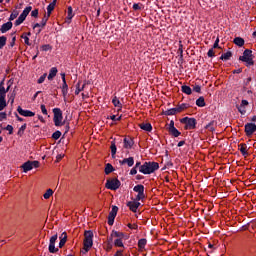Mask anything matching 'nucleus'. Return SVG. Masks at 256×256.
I'll return each mask as SVG.
<instances>
[{
    "mask_svg": "<svg viewBox=\"0 0 256 256\" xmlns=\"http://www.w3.org/2000/svg\"><path fill=\"white\" fill-rule=\"evenodd\" d=\"M159 169V163L157 162H144L143 165L140 166L139 172L143 173V175H151V173H155Z\"/></svg>",
    "mask_w": 256,
    "mask_h": 256,
    "instance_id": "obj_1",
    "label": "nucleus"
},
{
    "mask_svg": "<svg viewBox=\"0 0 256 256\" xmlns=\"http://www.w3.org/2000/svg\"><path fill=\"white\" fill-rule=\"evenodd\" d=\"M93 247V231L86 230L84 232V242L82 253H89V249Z\"/></svg>",
    "mask_w": 256,
    "mask_h": 256,
    "instance_id": "obj_2",
    "label": "nucleus"
},
{
    "mask_svg": "<svg viewBox=\"0 0 256 256\" xmlns=\"http://www.w3.org/2000/svg\"><path fill=\"white\" fill-rule=\"evenodd\" d=\"M240 61H243L244 63H247V65H255V62L253 61V51L246 49L243 52V56L239 57Z\"/></svg>",
    "mask_w": 256,
    "mask_h": 256,
    "instance_id": "obj_3",
    "label": "nucleus"
},
{
    "mask_svg": "<svg viewBox=\"0 0 256 256\" xmlns=\"http://www.w3.org/2000/svg\"><path fill=\"white\" fill-rule=\"evenodd\" d=\"M53 113H54V119H53L54 125L56 127H61V125H63V112L59 108H54Z\"/></svg>",
    "mask_w": 256,
    "mask_h": 256,
    "instance_id": "obj_4",
    "label": "nucleus"
},
{
    "mask_svg": "<svg viewBox=\"0 0 256 256\" xmlns=\"http://www.w3.org/2000/svg\"><path fill=\"white\" fill-rule=\"evenodd\" d=\"M180 123H183L185 125L184 129L191 130L195 129L197 125V120L195 118L184 117L180 120Z\"/></svg>",
    "mask_w": 256,
    "mask_h": 256,
    "instance_id": "obj_5",
    "label": "nucleus"
},
{
    "mask_svg": "<svg viewBox=\"0 0 256 256\" xmlns=\"http://www.w3.org/2000/svg\"><path fill=\"white\" fill-rule=\"evenodd\" d=\"M106 189H110L111 191H117L119 187H121V181L117 178L108 179L105 184Z\"/></svg>",
    "mask_w": 256,
    "mask_h": 256,
    "instance_id": "obj_6",
    "label": "nucleus"
},
{
    "mask_svg": "<svg viewBox=\"0 0 256 256\" xmlns=\"http://www.w3.org/2000/svg\"><path fill=\"white\" fill-rule=\"evenodd\" d=\"M33 9V7L28 6L26 7L23 12L21 13V15L18 17V19L15 21V25L16 27L21 25V23H23V21H25V19H27V15H29V13H31V10Z\"/></svg>",
    "mask_w": 256,
    "mask_h": 256,
    "instance_id": "obj_7",
    "label": "nucleus"
},
{
    "mask_svg": "<svg viewBox=\"0 0 256 256\" xmlns=\"http://www.w3.org/2000/svg\"><path fill=\"white\" fill-rule=\"evenodd\" d=\"M117 211H119V208L117 206H113L112 210L108 215V225H113V223H115V217H117Z\"/></svg>",
    "mask_w": 256,
    "mask_h": 256,
    "instance_id": "obj_8",
    "label": "nucleus"
},
{
    "mask_svg": "<svg viewBox=\"0 0 256 256\" xmlns=\"http://www.w3.org/2000/svg\"><path fill=\"white\" fill-rule=\"evenodd\" d=\"M255 131H256L255 123H247L245 125V133H246L247 137H251V135H253V133H255Z\"/></svg>",
    "mask_w": 256,
    "mask_h": 256,
    "instance_id": "obj_9",
    "label": "nucleus"
},
{
    "mask_svg": "<svg viewBox=\"0 0 256 256\" xmlns=\"http://www.w3.org/2000/svg\"><path fill=\"white\" fill-rule=\"evenodd\" d=\"M57 234L53 235L50 238V244H49V252L50 253H57V251H59V248H55V243L57 241Z\"/></svg>",
    "mask_w": 256,
    "mask_h": 256,
    "instance_id": "obj_10",
    "label": "nucleus"
},
{
    "mask_svg": "<svg viewBox=\"0 0 256 256\" xmlns=\"http://www.w3.org/2000/svg\"><path fill=\"white\" fill-rule=\"evenodd\" d=\"M17 111L22 117H35V112H32L31 110H23L21 106H18Z\"/></svg>",
    "mask_w": 256,
    "mask_h": 256,
    "instance_id": "obj_11",
    "label": "nucleus"
},
{
    "mask_svg": "<svg viewBox=\"0 0 256 256\" xmlns=\"http://www.w3.org/2000/svg\"><path fill=\"white\" fill-rule=\"evenodd\" d=\"M63 85H62V94L65 99L67 97V93L69 91V86L67 85V80H65V73L61 74Z\"/></svg>",
    "mask_w": 256,
    "mask_h": 256,
    "instance_id": "obj_12",
    "label": "nucleus"
},
{
    "mask_svg": "<svg viewBox=\"0 0 256 256\" xmlns=\"http://www.w3.org/2000/svg\"><path fill=\"white\" fill-rule=\"evenodd\" d=\"M120 165H128V167H133L135 165V159L133 157L124 158L119 161Z\"/></svg>",
    "mask_w": 256,
    "mask_h": 256,
    "instance_id": "obj_13",
    "label": "nucleus"
},
{
    "mask_svg": "<svg viewBox=\"0 0 256 256\" xmlns=\"http://www.w3.org/2000/svg\"><path fill=\"white\" fill-rule=\"evenodd\" d=\"M141 203L137 201H132L127 203V207H129L130 211H133V213H137V209H139V206Z\"/></svg>",
    "mask_w": 256,
    "mask_h": 256,
    "instance_id": "obj_14",
    "label": "nucleus"
},
{
    "mask_svg": "<svg viewBox=\"0 0 256 256\" xmlns=\"http://www.w3.org/2000/svg\"><path fill=\"white\" fill-rule=\"evenodd\" d=\"M133 145H135L133 138H131V137L124 138V149H131V147H133Z\"/></svg>",
    "mask_w": 256,
    "mask_h": 256,
    "instance_id": "obj_15",
    "label": "nucleus"
},
{
    "mask_svg": "<svg viewBox=\"0 0 256 256\" xmlns=\"http://www.w3.org/2000/svg\"><path fill=\"white\" fill-rule=\"evenodd\" d=\"M240 153H242L243 157H249V150L247 149V144L242 143L238 145Z\"/></svg>",
    "mask_w": 256,
    "mask_h": 256,
    "instance_id": "obj_16",
    "label": "nucleus"
},
{
    "mask_svg": "<svg viewBox=\"0 0 256 256\" xmlns=\"http://www.w3.org/2000/svg\"><path fill=\"white\" fill-rule=\"evenodd\" d=\"M13 28V22L9 21L7 23H4L1 28L0 31L1 33H7V31H10V29Z\"/></svg>",
    "mask_w": 256,
    "mask_h": 256,
    "instance_id": "obj_17",
    "label": "nucleus"
},
{
    "mask_svg": "<svg viewBox=\"0 0 256 256\" xmlns=\"http://www.w3.org/2000/svg\"><path fill=\"white\" fill-rule=\"evenodd\" d=\"M205 129L213 133L215 129H217V121H211L209 124L206 125Z\"/></svg>",
    "mask_w": 256,
    "mask_h": 256,
    "instance_id": "obj_18",
    "label": "nucleus"
},
{
    "mask_svg": "<svg viewBox=\"0 0 256 256\" xmlns=\"http://www.w3.org/2000/svg\"><path fill=\"white\" fill-rule=\"evenodd\" d=\"M113 237H116L117 239H124L125 234L119 231H112L110 241H113Z\"/></svg>",
    "mask_w": 256,
    "mask_h": 256,
    "instance_id": "obj_19",
    "label": "nucleus"
},
{
    "mask_svg": "<svg viewBox=\"0 0 256 256\" xmlns=\"http://www.w3.org/2000/svg\"><path fill=\"white\" fill-rule=\"evenodd\" d=\"M85 85H87V82H84L81 86V80L78 81L76 85L75 95H79L81 91L85 90Z\"/></svg>",
    "mask_w": 256,
    "mask_h": 256,
    "instance_id": "obj_20",
    "label": "nucleus"
},
{
    "mask_svg": "<svg viewBox=\"0 0 256 256\" xmlns=\"http://www.w3.org/2000/svg\"><path fill=\"white\" fill-rule=\"evenodd\" d=\"M21 169H23L24 173H27L28 171H31L33 169L31 161H27L24 164H22Z\"/></svg>",
    "mask_w": 256,
    "mask_h": 256,
    "instance_id": "obj_21",
    "label": "nucleus"
},
{
    "mask_svg": "<svg viewBox=\"0 0 256 256\" xmlns=\"http://www.w3.org/2000/svg\"><path fill=\"white\" fill-rule=\"evenodd\" d=\"M57 67H53L50 69L49 75H48V80L49 81H53V79H55V77H57Z\"/></svg>",
    "mask_w": 256,
    "mask_h": 256,
    "instance_id": "obj_22",
    "label": "nucleus"
},
{
    "mask_svg": "<svg viewBox=\"0 0 256 256\" xmlns=\"http://www.w3.org/2000/svg\"><path fill=\"white\" fill-rule=\"evenodd\" d=\"M55 5H57V0H53L52 3H50L47 7V16L51 17V13H53V10L55 9Z\"/></svg>",
    "mask_w": 256,
    "mask_h": 256,
    "instance_id": "obj_23",
    "label": "nucleus"
},
{
    "mask_svg": "<svg viewBox=\"0 0 256 256\" xmlns=\"http://www.w3.org/2000/svg\"><path fill=\"white\" fill-rule=\"evenodd\" d=\"M67 243V233L63 232L60 236V243H59V247L60 249L63 248L65 246V244Z\"/></svg>",
    "mask_w": 256,
    "mask_h": 256,
    "instance_id": "obj_24",
    "label": "nucleus"
},
{
    "mask_svg": "<svg viewBox=\"0 0 256 256\" xmlns=\"http://www.w3.org/2000/svg\"><path fill=\"white\" fill-rule=\"evenodd\" d=\"M140 129H143V131H152L153 130V126H151V123H142L139 124Z\"/></svg>",
    "mask_w": 256,
    "mask_h": 256,
    "instance_id": "obj_25",
    "label": "nucleus"
},
{
    "mask_svg": "<svg viewBox=\"0 0 256 256\" xmlns=\"http://www.w3.org/2000/svg\"><path fill=\"white\" fill-rule=\"evenodd\" d=\"M233 43L237 45L238 47H243L245 45V40L241 37L234 38Z\"/></svg>",
    "mask_w": 256,
    "mask_h": 256,
    "instance_id": "obj_26",
    "label": "nucleus"
},
{
    "mask_svg": "<svg viewBox=\"0 0 256 256\" xmlns=\"http://www.w3.org/2000/svg\"><path fill=\"white\" fill-rule=\"evenodd\" d=\"M232 56H233V53H231V51H228V52L222 54L220 59H222V61H229Z\"/></svg>",
    "mask_w": 256,
    "mask_h": 256,
    "instance_id": "obj_27",
    "label": "nucleus"
},
{
    "mask_svg": "<svg viewBox=\"0 0 256 256\" xmlns=\"http://www.w3.org/2000/svg\"><path fill=\"white\" fill-rule=\"evenodd\" d=\"M133 191H135V193H145V186L138 184L133 188Z\"/></svg>",
    "mask_w": 256,
    "mask_h": 256,
    "instance_id": "obj_28",
    "label": "nucleus"
},
{
    "mask_svg": "<svg viewBox=\"0 0 256 256\" xmlns=\"http://www.w3.org/2000/svg\"><path fill=\"white\" fill-rule=\"evenodd\" d=\"M112 103H113L114 107H118V109H121L123 107V104H121V101H119V98H117V96H115L112 99Z\"/></svg>",
    "mask_w": 256,
    "mask_h": 256,
    "instance_id": "obj_29",
    "label": "nucleus"
},
{
    "mask_svg": "<svg viewBox=\"0 0 256 256\" xmlns=\"http://www.w3.org/2000/svg\"><path fill=\"white\" fill-rule=\"evenodd\" d=\"M178 113H182V111H185V109H189V104H180L176 107Z\"/></svg>",
    "mask_w": 256,
    "mask_h": 256,
    "instance_id": "obj_30",
    "label": "nucleus"
},
{
    "mask_svg": "<svg viewBox=\"0 0 256 256\" xmlns=\"http://www.w3.org/2000/svg\"><path fill=\"white\" fill-rule=\"evenodd\" d=\"M7 107V101L5 100V96H0V111H3Z\"/></svg>",
    "mask_w": 256,
    "mask_h": 256,
    "instance_id": "obj_31",
    "label": "nucleus"
},
{
    "mask_svg": "<svg viewBox=\"0 0 256 256\" xmlns=\"http://www.w3.org/2000/svg\"><path fill=\"white\" fill-rule=\"evenodd\" d=\"M197 107H205V98L203 96L196 100Z\"/></svg>",
    "mask_w": 256,
    "mask_h": 256,
    "instance_id": "obj_32",
    "label": "nucleus"
},
{
    "mask_svg": "<svg viewBox=\"0 0 256 256\" xmlns=\"http://www.w3.org/2000/svg\"><path fill=\"white\" fill-rule=\"evenodd\" d=\"M113 171H115V169L113 168V165L111 164H106V167H105V174L106 175H109L110 173H113Z\"/></svg>",
    "mask_w": 256,
    "mask_h": 256,
    "instance_id": "obj_33",
    "label": "nucleus"
},
{
    "mask_svg": "<svg viewBox=\"0 0 256 256\" xmlns=\"http://www.w3.org/2000/svg\"><path fill=\"white\" fill-rule=\"evenodd\" d=\"M178 110L177 108L168 109L164 112V115H177Z\"/></svg>",
    "mask_w": 256,
    "mask_h": 256,
    "instance_id": "obj_34",
    "label": "nucleus"
},
{
    "mask_svg": "<svg viewBox=\"0 0 256 256\" xmlns=\"http://www.w3.org/2000/svg\"><path fill=\"white\" fill-rule=\"evenodd\" d=\"M66 19L68 21H71L73 19V7H71V6L68 7Z\"/></svg>",
    "mask_w": 256,
    "mask_h": 256,
    "instance_id": "obj_35",
    "label": "nucleus"
},
{
    "mask_svg": "<svg viewBox=\"0 0 256 256\" xmlns=\"http://www.w3.org/2000/svg\"><path fill=\"white\" fill-rule=\"evenodd\" d=\"M110 149L112 157H115V155L117 154V145H115V142H111Z\"/></svg>",
    "mask_w": 256,
    "mask_h": 256,
    "instance_id": "obj_36",
    "label": "nucleus"
},
{
    "mask_svg": "<svg viewBox=\"0 0 256 256\" xmlns=\"http://www.w3.org/2000/svg\"><path fill=\"white\" fill-rule=\"evenodd\" d=\"M182 93H185L186 95H191L192 93L191 87L187 85L182 86Z\"/></svg>",
    "mask_w": 256,
    "mask_h": 256,
    "instance_id": "obj_37",
    "label": "nucleus"
},
{
    "mask_svg": "<svg viewBox=\"0 0 256 256\" xmlns=\"http://www.w3.org/2000/svg\"><path fill=\"white\" fill-rule=\"evenodd\" d=\"M168 131L171 135H173V137H179V135H181V132H179V130H177V128H172Z\"/></svg>",
    "mask_w": 256,
    "mask_h": 256,
    "instance_id": "obj_38",
    "label": "nucleus"
},
{
    "mask_svg": "<svg viewBox=\"0 0 256 256\" xmlns=\"http://www.w3.org/2000/svg\"><path fill=\"white\" fill-rule=\"evenodd\" d=\"M7 91L5 90V86H3V82L0 83V97H6Z\"/></svg>",
    "mask_w": 256,
    "mask_h": 256,
    "instance_id": "obj_39",
    "label": "nucleus"
},
{
    "mask_svg": "<svg viewBox=\"0 0 256 256\" xmlns=\"http://www.w3.org/2000/svg\"><path fill=\"white\" fill-rule=\"evenodd\" d=\"M147 245V240L146 239H140L138 241V247L139 249H145V246Z\"/></svg>",
    "mask_w": 256,
    "mask_h": 256,
    "instance_id": "obj_40",
    "label": "nucleus"
},
{
    "mask_svg": "<svg viewBox=\"0 0 256 256\" xmlns=\"http://www.w3.org/2000/svg\"><path fill=\"white\" fill-rule=\"evenodd\" d=\"M25 129H27V124L22 125L18 130L19 137H23V134L25 133Z\"/></svg>",
    "mask_w": 256,
    "mask_h": 256,
    "instance_id": "obj_41",
    "label": "nucleus"
},
{
    "mask_svg": "<svg viewBox=\"0 0 256 256\" xmlns=\"http://www.w3.org/2000/svg\"><path fill=\"white\" fill-rule=\"evenodd\" d=\"M114 246L115 247H125V245L123 244V239H116L114 241Z\"/></svg>",
    "mask_w": 256,
    "mask_h": 256,
    "instance_id": "obj_42",
    "label": "nucleus"
},
{
    "mask_svg": "<svg viewBox=\"0 0 256 256\" xmlns=\"http://www.w3.org/2000/svg\"><path fill=\"white\" fill-rule=\"evenodd\" d=\"M5 45H7V37L1 36V37H0V49H1L2 47H5Z\"/></svg>",
    "mask_w": 256,
    "mask_h": 256,
    "instance_id": "obj_43",
    "label": "nucleus"
},
{
    "mask_svg": "<svg viewBox=\"0 0 256 256\" xmlns=\"http://www.w3.org/2000/svg\"><path fill=\"white\" fill-rule=\"evenodd\" d=\"M51 196H53V190H52V189H48V190L44 193V195H43L44 199H49Z\"/></svg>",
    "mask_w": 256,
    "mask_h": 256,
    "instance_id": "obj_44",
    "label": "nucleus"
},
{
    "mask_svg": "<svg viewBox=\"0 0 256 256\" xmlns=\"http://www.w3.org/2000/svg\"><path fill=\"white\" fill-rule=\"evenodd\" d=\"M19 16V12L17 11H14L11 15H10V18H9V21H15V19H17V17Z\"/></svg>",
    "mask_w": 256,
    "mask_h": 256,
    "instance_id": "obj_45",
    "label": "nucleus"
},
{
    "mask_svg": "<svg viewBox=\"0 0 256 256\" xmlns=\"http://www.w3.org/2000/svg\"><path fill=\"white\" fill-rule=\"evenodd\" d=\"M49 17L47 14L44 15V17L42 18V21H41V25L42 27H45V25H47V21H49Z\"/></svg>",
    "mask_w": 256,
    "mask_h": 256,
    "instance_id": "obj_46",
    "label": "nucleus"
},
{
    "mask_svg": "<svg viewBox=\"0 0 256 256\" xmlns=\"http://www.w3.org/2000/svg\"><path fill=\"white\" fill-rule=\"evenodd\" d=\"M237 109H238L239 113H241V115H245V113H247V110L241 104H240V106H237Z\"/></svg>",
    "mask_w": 256,
    "mask_h": 256,
    "instance_id": "obj_47",
    "label": "nucleus"
},
{
    "mask_svg": "<svg viewBox=\"0 0 256 256\" xmlns=\"http://www.w3.org/2000/svg\"><path fill=\"white\" fill-rule=\"evenodd\" d=\"M45 79H47V73H44L37 81V83L39 85H41V83H43L45 81Z\"/></svg>",
    "mask_w": 256,
    "mask_h": 256,
    "instance_id": "obj_48",
    "label": "nucleus"
},
{
    "mask_svg": "<svg viewBox=\"0 0 256 256\" xmlns=\"http://www.w3.org/2000/svg\"><path fill=\"white\" fill-rule=\"evenodd\" d=\"M178 53H179L180 57H183V44L181 41H179Z\"/></svg>",
    "mask_w": 256,
    "mask_h": 256,
    "instance_id": "obj_49",
    "label": "nucleus"
},
{
    "mask_svg": "<svg viewBox=\"0 0 256 256\" xmlns=\"http://www.w3.org/2000/svg\"><path fill=\"white\" fill-rule=\"evenodd\" d=\"M141 199H145V192L138 193L136 196V201H141Z\"/></svg>",
    "mask_w": 256,
    "mask_h": 256,
    "instance_id": "obj_50",
    "label": "nucleus"
},
{
    "mask_svg": "<svg viewBox=\"0 0 256 256\" xmlns=\"http://www.w3.org/2000/svg\"><path fill=\"white\" fill-rule=\"evenodd\" d=\"M12 41L10 43V47H15V41H17V37L15 36V33H12Z\"/></svg>",
    "mask_w": 256,
    "mask_h": 256,
    "instance_id": "obj_51",
    "label": "nucleus"
},
{
    "mask_svg": "<svg viewBox=\"0 0 256 256\" xmlns=\"http://www.w3.org/2000/svg\"><path fill=\"white\" fill-rule=\"evenodd\" d=\"M52 137L57 140L61 137V131H56L53 133Z\"/></svg>",
    "mask_w": 256,
    "mask_h": 256,
    "instance_id": "obj_52",
    "label": "nucleus"
},
{
    "mask_svg": "<svg viewBox=\"0 0 256 256\" xmlns=\"http://www.w3.org/2000/svg\"><path fill=\"white\" fill-rule=\"evenodd\" d=\"M41 50L42 51H49V50H51V45H49V44L42 45Z\"/></svg>",
    "mask_w": 256,
    "mask_h": 256,
    "instance_id": "obj_53",
    "label": "nucleus"
},
{
    "mask_svg": "<svg viewBox=\"0 0 256 256\" xmlns=\"http://www.w3.org/2000/svg\"><path fill=\"white\" fill-rule=\"evenodd\" d=\"M5 129H6V131L9 132V135H13V126L12 125H7Z\"/></svg>",
    "mask_w": 256,
    "mask_h": 256,
    "instance_id": "obj_54",
    "label": "nucleus"
},
{
    "mask_svg": "<svg viewBox=\"0 0 256 256\" xmlns=\"http://www.w3.org/2000/svg\"><path fill=\"white\" fill-rule=\"evenodd\" d=\"M31 17H35V18L39 17V10L37 9L33 10L31 12Z\"/></svg>",
    "mask_w": 256,
    "mask_h": 256,
    "instance_id": "obj_55",
    "label": "nucleus"
},
{
    "mask_svg": "<svg viewBox=\"0 0 256 256\" xmlns=\"http://www.w3.org/2000/svg\"><path fill=\"white\" fill-rule=\"evenodd\" d=\"M5 119H7V113L1 112L0 113V121H5Z\"/></svg>",
    "mask_w": 256,
    "mask_h": 256,
    "instance_id": "obj_56",
    "label": "nucleus"
},
{
    "mask_svg": "<svg viewBox=\"0 0 256 256\" xmlns=\"http://www.w3.org/2000/svg\"><path fill=\"white\" fill-rule=\"evenodd\" d=\"M31 165H32V169H33V167L35 169H37V168H39V161H31Z\"/></svg>",
    "mask_w": 256,
    "mask_h": 256,
    "instance_id": "obj_57",
    "label": "nucleus"
},
{
    "mask_svg": "<svg viewBox=\"0 0 256 256\" xmlns=\"http://www.w3.org/2000/svg\"><path fill=\"white\" fill-rule=\"evenodd\" d=\"M40 109H41L43 115H47V108L45 107V104H42V105L40 106Z\"/></svg>",
    "mask_w": 256,
    "mask_h": 256,
    "instance_id": "obj_58",
    "label": "nucleus"
},
{
    "mask_svg": "<svg viewBox=\"0 0 256 256\" xmlns=\"http://www.w3.org/2000/svg\"><path fill=\"white\" fill-rule=\"evenodd\" d=\"M134 11H141V4H133Z\"/></svg>",
    "mask_w": 256,
    "mask_h": 256,
    "instance_id": "obj_59",
    "label": "nucleus"
},
{
    "mask_svg": "<svg viewBox=\"0 0 256 256\" xmlns=\"http://www.w3.org/2000/svg\"><path fill=\"white\" fill-rule=\"evenodd\" d=\"M208 57H215V51L213 50V48H211L208 53H207Z\"/></svg>",
    "mask_w": 256,
    "mask_h": 256,
    "instance_id": "obj_60",
    "label": "nucleus"
},
{
    "mask_svg": "<svg viewBox=\"0 0 256 256\" xmlns=\"http://www.w3.org/2000/svg\"><path fill=\"white\" fill-rule=\"evenodd\" d=\"M111 249H113V244H111V242H108L106 244V251L109 252V251H111Z\"/></svg>",
    "mask_w": 256,
    "mask_h": 256,
    "instance_id": "obj_61",
    "label": "nucleus"
},
{
    "mask_svg": "<svg viewBox=\"0 0 256 256\" xmlns=\"http://www.w3.org/2000/svg\"><path fill=\"white\" fill-rule=\"evenodd\" d=\"M193 91H195V93H201V86H194Z\"/></svg>",
    "mask_w": 256,
    "mask_h": 256,
    "instance_id": "obj_62",
    "label": "nucleus"
},
{
    "mask_svg": "<svg viewBox=\"0 0 256 256\" xmlns=\"http://www.w3.org/2000/svg\"><path fill=\"white\" fill-rule=\"evenodd\" d=\"M22 39H24V43H25L26 45H31V43L29 42V37L22 35Z\"/></svg>",
    "mask_w": 256,
    "mask_h": 256,
    "instance_id": "obj_63",
    "label": "nucleus"
},
{
    "mask_svg": "<svg viewBox=\"0 0 256 256\" xmlns=\"http://www.w3.org/2000/svg\"><path fill=\"white\" fill-rule=\"evenodd\" d=\"M219 47V37L216 38L214 45H213V49H217Z\"/></svg>",
    "mask_w": 256,
    "mask_h": 256,
    "instance_id": "obj_64",
    "label": "nucleus"
}]
</instances>
